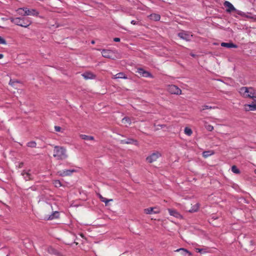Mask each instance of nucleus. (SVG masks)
<instances>
[{"label":"nucleus","instance_id":"7ed1b4c3","mask_svg":"<svg viewBox=\"0 0 256 256\" xmlns=\"http://www.w3.org/2000/svg\"><path fill=\"white\" fill-rule=\"evenodd\" d=\"M240 94L245 98H254L256 97L254 89L252 87L243 86L240 88Z\"/></svg>","mask_w":256,"mask_h":256},{"label":"nucleus","instance_id":"ddd939ff","mask_svg":"<svg viewBox=\"0 0 256 256\" xmlns=\"http://www.w3.org/2000/svg\"><path fill=\"white\" fill-rule=\"evenodd\" d=\"M224 6L226 8V12H228L236 10L234 6L228 1H225L224 2Z\"/></svg>","mask_w":256,"mask_h":256},{"label":"nucleus","instance_id":"4468645a","mask_svg":"<svg viewBox=\"0 0 256 256\" xmlns=\"http://www.w3.org/2000/svg\"><path fill=\"white\" fill-rule=\"evenodd\" d=\"M168 210L170 216L178 218H182V216L176 210L171 208H168Z\"/></svg>","mask_w":256,"mask_h":256},{"label":"nucleus","instance_id":"9d476101","mask_svg":"<svg viewBox=\"0 0 256 256\" xmlns=\"http://www.w3.org/2000/svg\"><path fill=\"white\" fill-rule=\"evenodd\" d=\"M136 72L139 74L141 76L144 78H152V74L142 68H138L137 69Z\"/></svg>","mask_w":256,"mask_h":256},{"label":"nucleus","instance_id":"9b49d317","mask_svg":"<svg viewBox=\"0 0 256 256\" xmlns=\"http://www.w3.org/2000/svg\"><path fill=\"white\" fill-rule=\"evenodd\" d=\"M160 212V209L156 207L149 208L144 209V212L146 214H158Z\"/></svg>","mask_w":256,"mask_h":256},{"label":"nucleus","instance_id":"f8f14e48","mask_svg":"<svg viewBox=\"0 0 256 256\" xmlns=\"http://www.w3.org/2000/svg\"><path fill=\"white\" fill-rule=\"evenodd\" d=\"M113 52L108 50H102V56L104 58H112Z\"/></svg>","mask_w":256,"mask_h":256},{"label":"nucleus","instance_id":"e433bc0d","mask_svg":"<svg viewBox=\"0 0 256 256\" xmlns=\"http://www.w3.org/2000/svg\"><path fill=\"white\" fill-rule=\"evenodd\" d=\"M214 108V107L212 108V107L210 106L206 105V106H204L202 107L201 110H206V109H211V108Z\"/></svg>","mask_w":256,"mask_h":256},{"label":"nucleus","instance_id":"4c0bfd02","mask_svg":"<svg viewBox=\"0 0 256 256\" xmlns=\"http://www.w3.org/2000/svg\"><path fill=\"white\" fill-rule=\"evenodd\" d=\"M54 130L56 132H61L62 128L59 126H54Z\"/></svg>","mask_w":256,"mask_h":256},{"label":"nucleus","instance_id":"f3484780","mask_svg":"<svg viewBox=\"0 0 256 256\" xmlns=\"http://www.w3.org/2000/svg\"><path fill=\"white\" fill-rule=\"evenodd\" d=\"M112 78H114V79H118V78L127 79L128 78L124 73L119 72V73L114 75L112 77Z\"/></svg>","mask_w":256,"mask_h":256},{"label":"nucleus","instance_id":"49530a36","mask_svg":"<svg viewBox=\"0 0 256 256\" xmlns=\"http://www.w3.org/2000/svg\"><path fill=\"white\" fill-rule=\"evenodd\" d=\"M80 236H81L82 237H83V235H82V234H80Z\"/></svg>","mask_w":256,"mask_h":256},{"label":"nucleus","instance_id":"1a4fd4ad","mask_svg":"<svg viewBox=\"0 0 256 256\" xmlns=\"http://www.w3.org/2000/svg\"><path fill=\"white\" fill-rule=\"evenodd\" d=\"M160 156V154L158 152L152 153L150 156L147 157L146 160L148 162L152 163L156 160Z\"/></svg>","mask_w":256,"mask_h":256},{"label":"nucleus","instance_id":"20e7f679","mask_svg":"<svg viewBox=\"0 0 256 256\" xmlns=\"http://www.w3.org/2000/svg\"><path fill=\"white\" fill-rule=\"evenodd\" d=\"M23 11L24 12V16H37L39 14V12L34 8L30 9L27 8H24L23 9Z\"/></svg>","mask_w":256,"mask_h":256},{"label":"nucleus","instance_id":"a18cd8bd","mask_svg":"<svg viewBox=\"0 0 256 256\" xmlns=\"http://www.w3.org/2000/svg\"><path fill=\"white\" fill-rule=\"evenodd\" d=\"M92 44H94V40H92Z\"/></svg>","mask_w":256,"mask_h":256},{"label":"nucleus","instance_id":"58836bf2","mask_svg":"<svg viewBox=\"0 0 256 256\" xmlns=\"http://www.w3.org/2000/svg\"><path fill=\"white\" fill-rule=\"evenodd\" d=\"M206 129L209 130V131H212L214 129V128L211 125H208L206 126Z\"/></svg>","mask_w":256,"mask_h":256},{"label":"nucleus","instance_id":"37998d69","mask_svg":"<svg viewBox=\"0 0 256 256\" xmlns=\"http://www.w3.org/2000/svg\"><path fill=\"white\" fill-rule=\"evenodd\" d=\"M1 20H2V21H6L8 20H9V18H1Z\"/></svg>","mask_w":256,"mask_h":256},{"label":"nucleus","instance_id":"7c9ffc66","mask_svg":"<svg viewBox=\"0 0 256 256\" xmlns=\"http://www.w3.org/2000/svg\"><path fill=\"white\" fill-rule=\"evenodd\" d=\"M232 171L234 174H239L240 172L239 170L236 168V166H233L232 167Z\"/></svg>","mask_w":256,"mask_h":256},{"label":"nucleus","instance_id":"f704fd0d","mask_svg":"<svg viewBox=\"0 0 256 256\" xmlns=\"http://www.w3.org/2000/svg\"><path fill=\"white\" fill-rule=\"evenodd\" d=\"M196 250L197 252H200V254H204V253H206V250L205 249H203V248H196Z\"/></svg>","mask_w":256,"mask_h":256},{"label":"nucleus","instance_id":"f03ea898","mask_svg":"<svg viewBox=\"0 0 256 256\" xmlns=\"http://www.w3.org/2000/svg\"><path fill=\"white\" fill-rule=\"evenodd\" d=\"M53 156L58 160H64L68 158L66 150L64 147L55 146Z\"/></svg>","mask_w":256,"mask_h":256},{"label":"nucleus","instance_id":"4be33fe9","mask_svg":"<svg viewBox=\"0 0 256 256\" xmlns=\"http://www.w3.org/2000/svg\"><path fill=\"white\" fill-rule=\"evenodd\" d=\"M80 138L84 140H94V138L92 136H87L86 134H80Z\"/></svg>","mask_w":256,"mask_h":256},{"label":"nucleus","instance_id":"412c9836","mask_svg":"<svg viewBox=\"0 0 256 256\" xmlns=\"http://www.w3.org/2000/svg\"><path fill=\"white\" fill-rule=\"evenodd\" d=\"M122 123L126 126H129L131 124V120L130 118L125 117L122 120Z\"/></svg>","mask_w":256,"mask_h":256},{"label":"nucleus","instance_id":"0eeeda50","mask_svg":"<svg viewBox=\"0 0 256 256\" xmlns=\"http://www.w3.org/2000/svg\"><path fill=\"white\" fill-rule=\"evenodd\" d=\"M78 170L76 168H72L70 170H64L62 171H59L58 172V174L59 176H70L73 172H77Z\"/></svg>","mask_w":256,"mask_h":256},{"label":"nucleus","instance_id":"c85d7f7f","mask_svg":"<svg viewBox=\"0 0 256 256\" xmlns=\"http://www.w3.org/2000/svg\"><path fill=\"white\" fill-rule=\"evenodd\" d=\"M212 154L213 153L210 151H205L202 153L203 156L204 158H207L208 156L212 155Z\"/></svg>","mask_w":256,"mask_h":256},{"label":"nucleus","instance_id":"c756f323","mask_svg":"<svg viewBox=\"0 0 256 256\" xmlns=\"http://www.w3.org/2000/svg\"><path fill=\"white\" fill-rule=\"evenodd\" d=\"M236 12L237 14H238V15H240V16H242L244 17H246V18H250L244 12L242 11L236 10Z\"/></svg>","mask_w":256,"mask_h":256},{"label":"nucleus","instance_id":"6e6552de","mask_svg":"<svg viewBox=\"0 0 256 256\" xmlns=\"http://www.w3.org/2000/svg\"><path fill=\"white\" fill-rule=\"evenodd\" d=\"M253 102L251 104H246L244 105V109L246 111L256 110V97L252 98Z\"/></svg>","mask_w":256,"mask_h":256},{"label":"nucleus","instance_id":"bb28decb","mask_svg":"<svg viewBox=\"0 0 256 256\" xmlns=\"http://www.w3.org/2000/svg\"><path fill=\"white\" fill-rule=\"evenodd\" d=\"M53 184L56 188L60 187L62 186L61 182L59 180H54Z\"/></svg>","mask_w":256,"mask_h":256},{"label":"nucleus","instance_id":"a19ab883","mask_svg":"<svg viewBox=\"0 0 256 256\" xmlns=\"http://www.w3.org/2000/svg\"><path fill=\"white\" fill-rule=\"evenodd\" d=\"M130 23L132 24H134V25H135V24H138L137 22L134 20H132L131 21Z\"/></svg>","mask_w":256,"mask_h":256},{"label":"nucleus","instance_id":"f257e3e1","mask_svg":"<svg viewBox=\"0 0 256 256\" xmlns=\"http://www.w3.org/2000/svg\"><path fill=\"white\" fill-rule=\"evenodd\" d=\"M9 20L14 24L24 28H28L32 24L30 18L24 17H10Z\"/></svg>","mask_w":256,"mask_h":256},{"label":"nucleus","instance_id":"2f4dec72","mask_svg":"<svg viewBox=\"0 0 256 256\" xmlns=\"http://www.w3.org/2000/svg\"><path fill=\"white\" fill-rule=\"evenodd\" d=\"M134 142V140L133 139H128V140H122V144H132V142Z\"/></svg>","mask_w":256,"mask_h":256},{"label":"nucleus","instance_id":"79ce46f5","mask_svg":"<svg viewBox=\"0 0 256 256\" xmlns=\"http://www.w3.org/2000/svg\"><path fill=\"white\" fill-rule=\"evenodd\" d=\"M14 83H15L14 82H12V80H10V82H9V84L13 86L14 85Z\"/></svg>","mask_w":256,"mask_h":256},{"label":"nucleus","instance_id":"b1692460","mask_svg":"<svg viewBox=\"0 0 256 256\" xmlns=\"http://www.w3.org/2000/svg\"><path fill=\"white\" fill-rule=\"evenodd\" d=\"M199 208V204H196L194 205L190 210H189V212H196L198 211V210Z\"/></svg>","mask_w":256,"mask_h":256},{"label":"nucleus","instance_id":"cd10ccee","mask_svg":"<svg viewBox=\"0 0 256 256\" xmlns=\"http://www.w3.org/2000/svg\"><path fill=\"white\" fill-rule=\"evenodd\" d=\"M27 146L30 148H35L36 144L34 141H31L27 143Z\"/></svg>","mask_w":256,"mask_h":256},{"label":"nucleus","instance_id":"5701e85b","mask_svg":"<svg viewBox=\"0 0 256 256\" xmlns=\"http://www.w3.org/2000/svg\"><path fill=\"white\" fill-rule=\"evenodd\" d=\"M98 196H99V198H100V200L104 202L105 203L106 205H107L108 203L109 202H112V199H109V200H108L106 199V198L103 197L102 195H100V194H98Z\"/></svg>","mask_w":256,"mask_h":256},{"label":"nucleus","instance_id":"39448f33","mask_svg":"<svg viewBox=\"0 0 256 256\" xmlns=\"http://www.w3.org/2000/svg\"><path fill=\"white\" fill-rule=\"evenodd\" d=\"M167 90L172 94H180L182 93L181 90L175 85L168 86Z\"/></svg>","mask_w":256,"mask_h":256},{"label":"nucleus","instance_id":"423d86ee","mask_svg":"<svg viewBox=\"0 0 256 256\" xmlns=\"http://www.w3.org/2000/svg\"><path fill=\"white\" fill-rule=\"evenodd\" d=\"M178 36L182 40L189 41L191 40L192 35L190 32L182 31L178 34Z\"/></svg>","mask_w":256,"mask_h":256},{"label":"nucleus","instance_id":"c9c22d12","mask_svg":"<svg viewBox=\"0 0 256 256\" xmlns=\"http://www.w3.org/2000/svg\"><path fill=\"white\" fill-rule=\"evenodd\" d=\"M6 40L2 36H0V44H6Z\"/></svg>","mask_w":256,"mask_h":256},{"label":"nucleus","instance_id":"aec40b11","mask_svg":"<svg viewBox=\"0 0 256 256\" xmlns=\"http://www.w3.org/2000/svg\"><path fill=\"white\" fill-rule=\"evenodd\" d=\"M150 19L155 20L158 21L160 20V16L159 14H152L149 16Z\"/></svg>","mask_w":256,"mask_h":256},{"label":"nucleus","instance_id":"ea45409f","mask_svg":"<svg viewBox=\"0 0 256 256\" xmlns=\"http://www.w3.org/2000/svg\"><path fill=\"white\" fill-rule=\"evenodd\" d=\"M114 40L116 42H118L120 41V38H115L114 39Z\"/></svg>","mask_w":256,"mask_h":256},{"label":"nucleus","instance_id":"72a5a7b5","mask_svg":"<svg viewBox=\"0 0 256 256\" xmlns=\"http://www.w3.org/2000/svg\"><path fill=\"white\" fill-rule=\"evenodd\" d=\"M48 251L50 253L56 254H57V252L56 250H54L52 248H50L48 249Z\"/></svg>","mask_w":256,"mask_h":256},{"label":"nucleus","instance_id":"a211bd4d","mask_svg":"<svg viewBox=\"0 0 256 256\" xmlns=\"http://www.w3.org/2000/svg\"><path fill=\"white\" fill-rule=\"evenodd\" d=\"M221 46H223V47H226L228 48H237L236 45L232 43H231V42H229V43L222 42V43H221Z\"/></svg>","mask_w":256,"mask_h":256},{"label":"nucleus","instance_id":"de8ad7c7","mask_svg":"<svg viewBox=\"0 0 256 256\" xmlns=\"http://www.w3.org/2000/svg\"><path fill=\"white\" fill-rule=\"evenodd\" d=\"M192 56H194V54H192Z\"/></svg>","mask_w":256,"mask_h":256},{"label":"nucleus","instance_id":"473e14b6","mask_svg":"<svg viewBox=\"0 0 256 256\" xmlns=\"http://www.w3.org/2000/svg\"><path fill=\"white\" fill-rule=\"evenodd\" d=\"M24 8H19L18 10H16V11L18 13V14L24 16V12L23 11V9H24Z\"/></svg>","mask_w":256,"mask_h":256},{"label":"nucleus","instance_id":"393cba45","mask_svg":"<svg viewBox=\"0 0 256 256\" xmlns=\"http://www.w3.org/2000/svg\"><path fill=\"white\" fill-rule=\"evenodd\" d=\"M59 214L58 212H54L52 214H50L48 218V220H53L55 218H58Z\"/></svg>","mask_w":256,"mask_h":256},{"label":"nucleus","instance_id":"6ab92c4d","mask_svg":"<svg viewBox=\"0 0 256 256\" xmlns=\"http://www.w3.org/2000/svg\"><path fill=\"white\" fill-rule=\"evenodd\" d=\"M82 76L85 79H93L95 76L92 72H86L82 74Z\"/></svg>","mask_w":256,"mask_h":256},{"label":"nucleus","instance_id":"dca6fc26","mask_svg":"<svg viewBox=\"0 0 256 256\" xmlns=\"http://www.w3.org/2000/svg\"><path fill=\"white\" fill-rule=\"evenodd\" d=\"M176 252H180L182 254L184 255V256H186V254H188V256L192 255V254L187 250L184 248H180L178 249H177L175 250Z\"/></svg>","mask_w":256,"mask_h":256},{"label":"nucleus","instance_id":"2eb2a0df","mask_svg":"<svg viewBox=\"0 0 256 256\" xmlns=\"http://www.w3.org/2000/svg\"><path fill=\"white\" fill-rule=\"evenodd\" d=\"M22 174L26 180H28L32 179V175L30 173L29 171L24 170L22 173Z\"/></svg>","mask_w":256,"mask_h":256},{"label":"nucleus","instance_id":"c03bdc74","mask_svg":"<svg viewBox=\"0 0 256 256\" xmlns=\"http://www.w3.org/2000/svg\"><path fill=\"white\" fill-rule=\"evenodd\" d=\"M4 57V55L2 54H0V59Z\"/></svg>","mask_w":256,"mask_h":256},{"label":"nucleus","instance_id":"a878e982","mask_svg":"<svg viewBox=\"0 0 256 256\" xmlns=\"http://www.w3.org/2000/svg\"><path fill=\"white\" fill-rule=\"evenodd\" d=\"M184 132V134L188 136H191L192 133V130L188 127L185 128Z\"/></svg>","mask_w":256,"mask_h":256}]
</instances>
